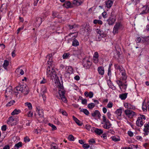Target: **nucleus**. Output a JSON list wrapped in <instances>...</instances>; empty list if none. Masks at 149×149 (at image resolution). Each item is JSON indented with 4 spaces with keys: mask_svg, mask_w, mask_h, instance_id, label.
Instances as JSON below:
<instances>
[{
    "mask_svg": "<svg viewBox=\"0 0 149 149\" xmlns=\"http://www.w3.org/2000/svg\"><path fill=\"white\" fill-rule=\"evenodd\" d=\"M102 118V120L103 122H104V123H107V122H108V123H109V121L108 119H107L104 115L103 116Z\"/></svg>",
    "mask_w": 149,
    "mask_h": 149,
    "instance_id": "42",
    "label": "nucleus"
},
{
    "mask_svg": "<svg viewBox=\"0 0 149 149\" xmlns=\"http://www.w3.org/2000/svg\"><path fill=\"white\" fill-rule=\"evenodd\" d=\"M81 3L82 2L79 0H74L73 2V4L77 6H78L80 5Z\"/></svg>",
    "mask_w": 149,
    "mask_h": 149,
    "instance_id": "30",
    "label": "nucleus"
},
{
    "mask_svg": "<svg viewBox=\"0 0 149 149\" xmlns=\"http://www.w3.org/2000/svg\"><path fill=\"white\" fill-rule=\"evenodd\" d=\"M127 93H124L121 94H120L119 95V97L122 100H125L126 99L127 97Z\"/></svg>",
    "mask_w": 149,
    "mask_h": 149,
    "instance_id": "28",
    "label": "nucleus"
},
{
    "mask_svg": "<svg viewBox=\"0 0 149 149\" xmlns=\"http://www.w3.org/2000/svg\"><path fill=\"white\" fill-rule=\"evenodd\" d=\"M122 76L121 77V79L123 81L126 80L127 78V75L126 73V71L125 70H123V71L120 72Z\"/></svg>",
    "mask_w": 149,
    "mask_h": 149,
    "instance_id": "13",
    "label": "nucleus"
},
{
    "mask_svg": "<svg viewBox=\"0 0 149 149\" xmlns=\"http://www.w3.org/2000/svg\"><path fill=\"white\" fill-rule=\"evenodd\" d=\"M142 43L146 45L149 44V36L146 37H142Z\"/></svg>",
    "mask_w": 149,
    "mask_h": 149,
    "instance_id": "16",
    "label": "nucleus"
},
{
    "mask_svg": "<svg viewBox=\"0 0 149 149\" xmlns=\"http://www.w3.org/2000/svg\"><path fill=\"white\" fill-rule=\"evenodd\" d=\"M140 15L146 14L149 13L148 8L147 6H144L140 9Z\"/></svg>",
    "mask_w": 149,
    "mask_h": 149,
    "instance_id": "11",
    "label": "nucleus"
},
{
    "mask_svg": "<svg viewBox=\"0 0 149 149\" xmlns=\"http://www.w3.org/2000/svg\"><path fill=\"white\" fill-rule=\"evenodd\" d=\"M22 146V143L21 142H19L15 145V149H18L19 147H21Z\"/></svg>",
    "mask_w": 149,
    "mask_h": 149,
    "instance_id": "36",
    "label": "nucleus"
},
{
    "mask_svg": "<svg viewBox=\"0 0 149 149\" xmlns=\"http://www.w3.org/2000/svg\"><path fill=\"white\" fill-rule=\"evenodd\" d=\"M99 55L97 52H95L94 54L93 58H98Z\"/></svg>",
    "mask_w": 149,
    "mask_h": 149,
    "instance_id": "59",
    "label": "nucleus"
},
{
    "mask_svg": "<svg viewBox=\"0 0 149 149\" xmlns=\"http://www.w3.org/2000/svg\"><path fill=\"white\" fill-rule=\"evenodd\" d=\"M125 106V108L129 109H135V107L132 105L131 104L128 103H125L124 104Z\"/></svg>",
    "mask_w": 149,
    "mask_h": 149,
    "instance_id": "18",
    "label": "nucleus"
},
{
    "mask_svg": "<svg viewBox=\"0 0 149 149\" xmlns=\"http://www.w3.org/2000/svg\"><path fill=\"white\" fill-rule=\"evenodd\" d=\"M142 38H141L140 37H138L136 40V41L137 43H139L140 42L142 43Z\"/></svg>",
    "mask_w": 149,
    "mask_h": 149,
    "instance_id": "45",
    "label": "nucleus"
},
{
    "mask_svg": "<svg viewBox=\"0 0 149 149\" xmlns=\"http://www.w3.org/2000/svg\"><path fill=\"white\" fill-rule=\"evenodd\" d=\"M50 149H58V146L55 143H53L51 145Z\"/></svg>",
    "mask_w": 149,
    "mask_h": 149,
    "instance_id": "34",
    "label": "nucleus"
},
{
    "mask_svg": "<svg viewBox=\"0 0 149 149\" xmlns=\"http://www.w3.org/2000/svg\"><path fill=\"white\" fill-rule=\"evenodd\" d=\"M25 106H27L29 110H31L32 109V105L31 103L27 102L25 103Z\"/></svg>",
    "mask_w": 149,
    "mask_h": 149,
    "instance_id": "37",
    "label": "nucleus"
},
{
    "mask_svg": "<svg viewBox=\"0 0 149 149\" xmlns=\"http://www.w3.org/2000/svg\"><path fill=\"white\" fill-rule=\"evenodd\" d=\"M79 43L77 39H74L73 40L72 42V45L74 47H77L79 46Z\"/></svg>",
    "mask_w": 149,
    "mask_h": 149,
    "instance_id": "29",
    "label": "nucleus"
},
{
    "mask_svg": "<svg viewBox=\"0 0 149 149\" xmlns=\"http://www.w3.org/2000/svg\"><path fill=\"white\" fill-rule=\"evenodd\" d=\"M93 128L95 132L97 135H100L103 133V130L101 129H99L95 127H93Z\"/></svg>",
    "mask_w": 149,
    "mask_h": 149,
    "instance_id": "20",
    "label": "nucleus"
},
{
    "mask_svg": "<svg viewBox=\"0 0 149 149\" xmlns=\"http://www.w3.org/2000/svg\"><path fill=\"white\" fill-rule=\"evenodd\" d=\"M21 112V111L20 110L15 109L11 113V114L12 115H17L19 114Z\"/></svg>",
    "mask_w": 149,
    "mask_h": 149,
    "instance_id": "31",
    "label": "nucleus"
},
{
    "mask_svg": "<svg viewBox=\"0 0 149 149\" xmlns=\"http://www.w3.org/2000/svg\"><path fill=\"white\" fill-rule=\"evenodd\" d=\"M91 126L90 125L87 124L85 126L86 129L88 131H90L91 128Z\"/></svg>",
    "mask_w": 149,
    "mask_h": 149,
    "instance_id": "53",
    "label": "nucleus"
},
{
    "mask_svg": "<svg viewBox=\"0 0 149 149\" xmlns=\"http://www.w3.org/2000/svg\"><path fill=\"white\" fill-rule=\"evenodd\" d=\"M14 120L13 117V116L10 117L7 121V123L11 125L12 123L13 122Z\"/></svg>",
    "mask_w": 149,
    "mask_h": 149,
    "instance_id": "32",
    "label": "nucleus"
},
{
    "mask_svg": "<svg viewBox=\"0 0 149 149\" xmlns=\"http://www.w3.org/2000/svg\"><path fill=\"white\" fill-rule=\"evenodd\" d=\"M98 71L99 74L101 75H103L104 74V70L103 68L100 67L98 68Z\"/></svg>",
    "mask_w": 149,
    "mask_h": 149,
    "instance_id": "22",
    "label": "nucleus"
},
{
    "mask_svg": "<svg viewBox=\"0 0 149 149\" xmlns=\"http://www.w3.org/2000/svg\"><path fill=\"white\" fill-rule=\"evenodd\" d=\"M49 125L52 127V130H56L57 128L54 125L49 123Z\"/></svg>",
    "mask_w": 149,
    "mask_h": 149,
    "instance_id": "44",
    "label": "nucleus"
},
{
    "mask_svg": "<svg viewBox=\"0 0 149 149\" xmlns=\"http://www.w3.org/2000/svg\"><path fill=\"white\" fill-rule=\"evenodd\" d=\"M144 127L145 128L144 129H146L147 130H149V123H148L147 124L146 123L144 125Z\"/></svg>",
    "mask_w": 149,
    "mask_h": 149,
    "instance_id": "56",
    "label": "nucleus"
},
{
    "mask_svg": "<svg viewBox=\"0 0 149 149\" xmlns=\"http://www.w3.org/2000/svg\"><path fill=\"white\" fill-rule=\"evenodd\" d=\"M116 17L114 15V13L112 12L108 19L107 20V22L108 24L109 25H113L116 21Z\"/></svg>",
    "mask_w": 149,
    "mask_h": 149,
    "instance_id": "3",
    "label": "nucleus"
},
{
    "mask_svg": "<svg viewBox=\"0 0 149 149\" xmlns=\"http://www.w3.org/2000/svg\"><path fill=\"white\" fill-rule=\"evenodd\" d=\"M127 134L130 137H132L134 135L133 132L131 131H128L127 132Z\"/></svg>",
    "mask_w": 149,
    "mask_h": 149,
    "instance_id": "54",
    "label": "nucleus"
},
{
    "mask_svg": "<svg viewBox=\"0 0 149 149\" xmlns=\"http://www.w3.org/2000/svg\"><path fill=\"white\" fill-rule=\"evenodd\" d=\"M12 91L11 87H9L6 89L5 93V96L6 97H8L10 95L12 94Z\"/></svg>",
    "mask_w": 149,
    "mask_h": 149,
    "instance_id": "14",
    "label": "nucleus"
},
{
    "mask_svg": "<svg viewBox=\"0 0 149 149\" xmlns=\"http://www.w3.org/2000/svg\"><path fill=\"white\" fill-rule=\"evenodd\" d=\"M95 106V104L93 103L89 104L88 105V107L89 109H93Z\"/></svg>",
    "mask_w": 149,
    "mask_h": 149,
    "instance_id": "39",
    "label": "nucleus"
},
{
    "mask_svg": "<svg viewBox=\"0 0 149 149\" xmlns=\"http://www.w3.org/2000/svg\"><path fill=\"white\" fill-rule=\"evenodd\" d=\"M122 25L120 22H116L113 28V33L114 34L117 33L118 30L122 27Z\"/></svg>",
    "mask_w": 149,
    "mask_h": 149,
    "instance_id": "6",
    "label": "nucleus"
},
{
    "mask_svg": "<svg viewBox=\"0 0 149 149\" xmlns=\"http://www.w3.org/2000/svg\"><path fill=\"white\" fill-rule=\"evenodd\" d=\"M36 21L35 23L37 26H39L41 24L42 22V19L40 17H37L36 18Z\"/></svg>",
    "mask_w": 149,
    "mask_h": 149,
    "instance_id": "17",
    "label": "nucleus"
},
{
    "mask_svg": "<svg viewBox=\"0 0 149 149\" xmlns=\"http://www.w3.org/2000/svg\"><path fill=\"white\" fill-rule=\"evenodd\" d=\"M113 103L111 102H109L107 105V107L108 108H111L113 106Z\"/></svg>",
    "mask_w": 149,
    "mask_h": 149,
    "instance_id": "47",
    "label": "nucleus"
},
{
    "mask_svg": "<svg viewBox=\"0 0 149 149\" xmlns=\"http://www.w3.org/2000/svg\"><path fill=\"white\" fill-rule=\"evenodd\" d=\"M15 102L14 100H12L10 101L9 102L6 104V106H10L11 105L15 103Z\"/></svg>",
    "mask_w": 149,
    "mask_h": 149,
    "instance_id": "40",
    "label": "nucleus"
},
{
    "mask_svg": "<svg viewBox=\"0 0 149 149\" xmlns=\"http://www.w3.org/2000/svg\"><path fill=\"white\" fill-rule=\"evenodd\" d=\"M68 70L69 73H72L73 71L71 67H68Z\"/></svg>",
    "mask_w": 149,
    "mask_h": 149,
    "instance_id": "60",
    "label": "nucleus"
},
{
    "mask_svg": "<svg viewBox=\"0 0 149 149\" xmlns=\"http://www.w3.org/2000/svg\"><path fill=\"white\" fill-rule=\"evenodd\" d=\"M112 140L115 142H117L120 140L119 138H116L115 136H113L111 137Z\"/></svg>",
    "mask_w": 149,
    "mask_h": 149,
    "instance_id": "41",
    "label": "nucleus"
},
{
    "mask_svg": "<svg viewBox=\"0 0 149 149\" xmlns=\"http://www.w3.org/2000/svg\"><path fill=\"white\" fill-rule=\"evenodd\" d=\"M143 120L141 119V118L140 117H138L136 121V124L137 126L141 127L143 125Z\"/></svg>",
    "mask_w": 149,
    "mask_h": 149,
    "instance_id": "15",
    "label": "nucleus"
},
{
    "mask_svg": "<svg viewBox=\"0 0 149 149\" xmlns=\"http://www.w3.org/2000/svg\"><path fill=\"white\" fill-rule=\"evenodd\" d=\"M93 61L94 63H97L98 62V58H93Z\"/></svg>",
    "mask_w": 149,
    "mask_h": 149,
    "instance_id": "48",
    "label": "nucleus"
},
{
    "mask_svg": "<svg viewBox=\"0 0 149 149\" xmlns=\"http://www.w3.org/2000/svg\"><path fill=\"white\" fill-rule=\"evenodd\" d=\"M122 109L121 108L117 109L115 112V114L117 115V118L119 120H121L122 119Z\"/></svg>",
    "mask_w": 149,
    "mask_h": 149,
    "instance_id": "12",
    "label": "nucleus"
},
{
    "mask_svg": "<svg viewBox=\"0 0 149 149\" xmlns=\"http://www.w3.org/2000/svg\"><path fill=\"white\" fill-rule=\"evenodd\" d=\"M24 141L25 142H29L30 141V139L28 137L26 136L24 137Z\"/></svg>",
    "mask_w": 149,
    "mask_h": 149,
    "instance_id": "51",
    "label": "nucleus"
},
{
    "mask_svg": "<svg viewBox=\"0 0 149 149\" xmlns=\"http://www.w3.org/2000/svg\"><path fill=\"white\" fill-rule=\"evenodd\" d=\"M70 54L69 53H65L63 55L62 57L63 59H67L70 57Z\"/></svg>",
    "mask_w": 149,
    "mask_h": 149,
    "instance_id": "33",
    "label": "nucleus"
},
{
    "mask_svg": "<svg viewBox=\"0 0 149 149\" xmlns=\"http://www.w3.org/2000/svg\"><path fill=\"white\" fill-rule=\"evenodd\" d=\"M111 124L110 122L109 123L108 122L105 123L104 125H103V127L105 129H109L111 127Z\"/></svg>",
    "mask_w": 149,
    "mask_h": 149,
    "instance_id": "26",
    "label": "nucleus"
},
{
    "mask_svg": "<svg viewBox=\"0 0 149 149\" xmlns=\"http://www.w3.org/2000/svg\"><path fill=\"white\" fill-rule=\"evenodd\" d=\"M47 82V80L44 78L40 81V83L41 84H44Z\"/></svg>",
    "mask_w": 149,
    "mask_h": 149,
    "instance_id": "62",
    "label": "nucleus"
},
{
    "mask_svg": "<svg viewBox=\"0 0 149 149\" xmlns=\"http://www.w3.org/2000/svg\"><path fill=\"white\" fill-rule=\"evenodd\" d=\"M92 62L87 58L83 59L82 64L83 67L86 69H88L92 64Z\"/></svg>",
    "mask_w": 149,
    "mask_h": 149,
    "instance_id": "5",
    "label": "nucleus"
},
{
    "mask_svg": "<svg viewBox=\"0 0 149 149\" xmlns=\"http://www.w3.org/2000/svg\"><path fill=\"white\" fill-rule=\"evenodd\" d=\"M29 93V90L26 84H19L14 89L13 93L16 97L19 95V97L22 93L24 95H27Z\"/></svg>",
    "mask_w": 149,
    "mask_h": 149,
    "instance_id": "1",
    "label": "nucleus"
},
{
    "mask_svg": "<svg viewBox=\"0 0 149 149\" xmlns=\"http://www.w3.org/2000/svg\"><path fill=\"white\" fill-rule=\"evenodd\" d=\"M92 116L95 119H100L101 115L100 112L97 110H96L91 113Z\"/></svg>",
    "mask_w": 149,
    "mask_h": 149,
    "instance_id": "7",
    "label": "nucleus"
},
{
    "mask_svg": "<svg viewBox=\"0 0 149 149\" xmlns=\"http://www.w3.org/2000/svg\"><path fill=\"white\" fill-rule=\"evenodd\" d=\"M113 4V2L110 0H108L106 2V6L107 8H110L111 7Z\"/></svg>",
    "mask_w": 149,
    "mask_h": 149,
    "instance_id": "23",
    "label": "nucleus"
},
{
    "mask_svg": "<svg viewBox=\"0 0 149 149\" xmlns=\"http://www.w3.org/2000/svg\"><path fill=\"white\" fill-rule=\"evenodd\" d=\"M72 118L74 121L79 126H81L83 124L82 123H81L80 121L77 118H76L74 116H72Z\"/></svg>",
    "mask_w": 149,
    "mask_h": 149,
    "instance_id": "21",
    "label": "nucleus"
},
{
    "mask_svg": "<svg viewBox=\"0 0 149 149\" xmlns=\"http://www.w3.org/2000/svg\"><path fill=\"white\" fill-rule=\"evenodd\" d=\"M52 16L53 18L55 17L60 18V17L59 16V13L56 11H52Z\"/></svg>",
    "mask_w": 149,
    "mask_h": 149,
    "instance_id": "25",
    "label": "nucleus"
},
{
    "mask_svg": "<svg viewBox=\"0 0 149 149\" xmlns=\"http://www.w3.org/2000/svg\"><path fill=\"white\" fill-rule=\"evenodd\" d=\"M17 71H18V70L20 71V74L22 75H23L24 74V71L22 69H20V68H18L17 69Z\"/></svg>",
    "mask_w": 149,
    "mask_h": 149,
    "instance_id": "61",
    "label": "nucleus"
},
{
    "mask_svg": "<svg viewBox=\"0 0 149 149\" xmlns=\"http://www.w3.org/2000/svg\"><path fill=\"white\" fill-rule=\"evenodd\" d=\"M115 68L116 69L118 70L120 72L123 71L125 69L123 68L122 66L118 65V64H115L114 65Z\"/></svg>",
    "mask_w": 149,
    "mask_h": 149,
    "instance_id": "19",
    "label": "nucleus"
},
{
    "mask_svg": "<svg viewBox=\"0 0 149 149\" xmlns=\"http://www.w3.org/2000/svg\"><path fill=\"white\" fill-rule=\"evenodd\" d=\"M93 92H90L88 93V97H89V98H91L93 97Z\"/></svg>",
    "mask_w": 149,
    "mask_h": 149,
    "instance_id": "63",
    "label": "nucleus"
},
{
    "mask_svg": "<svg viewBox=\"0 0 149 149\" xmlns=\"http://www.w3.org/2000/svg\"><path fill=\"white\" fill-rule=\"evenodd\" d=\"M63 6L67 8L71 7V3L69 1L65 2L63 4Z\"/></svg>",
    "mask_w": 149,
    "mask_h": 149,
    "instance_id": "24",
    "label": "nucleus"
},
{
    "mask_svg": "<svg viewBox=\"0 0 149 149\" xmlns=\"http://www.w3.org/2000/svg\"><path fill=\"white\" fill-rule=\"evenodd\" d=\"M107 115L108 117V118L110 119H111V112L109 111L107 113Z\"/></svg>",
    "mask_w": 149,
    "mask_h": 149,
    "instance_id": "57",
    "label": "nucleus"
},
{
    "mask_svg": "<svg viewBox=\"0 0 149 149\" xmlns=\"http://www.w3.org/2000/svg\"><path fill=\"white\" fill-rule=\"evenodd\" d=\"M9 64V61L7 60H5L3 66L5 70H7V67L8 66Z\"/></svg>",
    "mask_w": 149,
    "mask_h": 149,
    "instance_id": "27",
    "label": "nucleus"
},
{
    "mask_svg": "<svg viewBox=\"0 0 149 149\" xmlns=\"http://www.w3.org/2000/svg\"><path fill=\"white\" fill-rule=\"evenodd\" d=\"M59 112L60 113H61L64 116H68V114L67 112L62 109H60L59 110Z\"/></svg>",
    "mask_w": 149,
    "mask_h": 149,
    "instance_id": "38",
    "label": "nucleus"
},
{
    "mask_svg": "<svg viewBox=\"0 0 149 149\" xmlns=\"http://www.w3.org/2000/svg\"><path fill=\"white\" fill-rule=\"evenodd\" d=\"M143 131L144 132L143 134L145 136L147 135L148 134L149 131L148 130L146 129H144Z\"/></svg>",
    "mask_w": 149,
    "mask_h": 149,
    "instance_id": "52",
    "label": "nucleus"
},
{
    "mask_svg": "<svg viewBox=\"0 0 149 149\" xmlns=\"http://www.w3.org/2000/svg\"><path fill=\"white\" fill-rule=\"evenodd\" d=\"M68 139L70 141H74V137L73 135H70L69 136Z\"/></svg>",
    "mask_w": 149,
    "mask_h": 149,
    "instance_id": "43",
    "label": "nucleus"
},
{
    "mask_svg": "<svg viewBox=\"0 0 149 149\" xmlns=\"http://www.w3.org/2000/svg\"><path fill=\"white\" fill-rule=\"evenodd\" d=\"M88 142L89 143H95V141L94 139H90L88 141Z\"/></svg>",
    "mask_w": 149,
    "mask_h": 149,
    "instance_id": "64",
    "label": "nucleus"
},
{
    "mask_svg": "<svg viewBox=\"0 0 149 149\" xmlns=\"http://www.w3.org/2000/svg\"><path fill=\"white\" fill-rule=\"evenodd\" d=\"M124 113L129 118H132L136 116V113L133 111L127 109L125 110Z\"/></svg>",
    "mask_w": 149,
    "mask_h": 149,
    "instance_id": "4",
    "label": "nucleus"
},
{
    "mask_svg": "<svg viewBox=\"0 0 149 149\" xmlns=\"http://www.w3.org/2000/svg\"><path fill=\"white\" fill-rule=\"evenodd\" d=\"M58 93L62 101L65 103L67 102V100L65 96V91L63 90H59Z\"/></svg>",
    "mask_w": 149,
    "mask_h": 149,
    "instance_id": "8",
    "label": "nucleus"
},
{
    "mask_svg": "<svg viewBox=\"0 0 149 149\" xmlns=\"http://www.w3.org/2000/svg\"><path fill=\"white\" fill-rule=\"evenodd\" d=\"M52 54H48L46 56V58H48V60L47 61V66L50 65V66H54L53 62L52 61Z\"/></svg>",
    "mask_w": 149,
    "mask_h": 149,
    "instance_id": "9",
    "label": "nucleus"
},
{
    "mask_svg": "<svg viewBox=\"0 0 149 149\" xmlns=\"http://www.w3.org/2000/svg\"><path fill=\"white\" fill-rule=\"evenodd\" d=\"M83 147L84 149H87L90 147V146L88 144H84L83 146Z\"/></svg>",
    "mask_w": 149,
    "mask_h": 149,
    "instance_id": "50",
    "label": "nucleus"
},
{
    "mask_svg": "<svg viewBox=\"0 0 149 149\" xmlns=\"http://www.w3.org/2000/svg\"><path fill=\"white\" fill-rule=\"evenodd\" d=\"M127 84H124L122 87V91L123 90L124 91H126V88H127Z\"/></svg>",
    "mask_w": 149,
    "mask_h": 149,
    "instance_id": "58",
    "label": "nucleus"
},
{
    "mask_svg": "<svg viewBox=\"0 0 149 149\" xmlns=\"http://www.w3.org/2000/svg\"><path fill=\"white\" fill-rule=\"evenodd\" d=\"M80 111L83 112L84 114L86 115H88L89 114V111L86 109H81L80 110Z\"/></svg>",
    "mask_w": 149,
    "mask_h": 149,
    "instance_id": "35",
    "label": "nucleus"
},
{
    "mask_svg": "<svg viewBox=\"0 0 149 149\" xmlns=\"http://www.w3.org/2000/svg\"><path fill=\"white\" fill-rule=\"evenodd\" d=\"M96 32L97 34H99V36H100L102 37L103 36H102V35L101 33V31L100 29H96Z\"/></svg>",
    "mask_w": 149,
    "mask_h": 149,
    "instance_id": "49",
    "label": "nucleus"
},
{
    "mask_svg": "<svg viewBox=\"0 0 149 149\" xmlns=\"http://www.w3.org/2000/svg\"><path fill=\"white\" fill-rule=\"evenodd\" d=\"M38 114L40 116H42L43 115V112L42 110H39L38 112Z\"/></svg>",
    "mask_w": 149,
    "mask_h": 149,
    "instance_id": "46",
    "label": "nucleus"
},
{
    "mask_svg": "<svg viewBox=\"0 0 149 149\" xmlns=\"http://www.w3.org/2000/svg\"><path fill=\"white\" fill-rule=\"evenodd\" d=\"M47 66L46 75L47 77L52 79H55L56 76V73L54 66Z\"/></svg>",
    "mask_w": 149,
    "mask_h": 149,
    "instance_id": "2",
    "label": "nucleus"
},
{
    "mask_svg": "<svg viewBox=\"0 0 149 149\" xmlns=\"http://www.w3.org/2000/svg\"><path fill=\"white\" fill-rule=\"evenodd\" d=\"M47 88L46 87L43 86L42 88H41V91L42 93H41V95H42L43 101H45L46 99V96L45 94V93L47 92Z\"/></svg>",
    "mask_w": 149,
    "mask_h": 149,
    "instance_id": "10",
    "label": "nucleus"
},
{
    "mask_svg": "<svg viewBox=\"0 0 149 149\" xmlns=\"http://www.w3.org/2000/svg\"><path fill=\"white\" fill-rule=\"evenodd\" d=\"M102 15L103 17L105 18L107 17V13L106 12H104L102 13Z\"/></svg>",
    "mask_w": 149,
    "mask_h": 149,
    "instance_id": "55",
    "label": "nucleus"
}]
</instances>
